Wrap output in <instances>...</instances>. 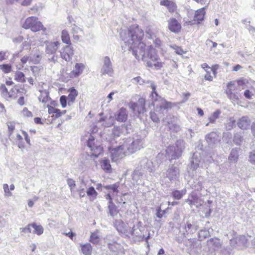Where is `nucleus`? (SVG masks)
I'll list each match as a JSON object with an SVG mask.
<instances>
[{
    "label": "nucleus",
    "instance_id": "nucleus-1",
    "mask_svg": "<svg viewBox=\"0 0 255 255\" xmlns=\"http://www.w3.org/2000/svg\"><path fill=\"white\" fill-rule=\"evenodd\" d=\"M127 35L130 38L131 42L129 49L135 58L139 60L141 56L142 59L145 56V49L147 45L142 41L144 37L143 30L137 24H132L128 27L127 30H123L120 32V37L122 40L127 38Z\"/></svg>",
    "mask_w": 255,
    "mask_h": 255
},
{
    "label": "nucleus",
    "instance_id": "nucleus-2",
    "mask_svg": "<svg viewBox=\"0 0 255 255\" xmlns=\"http://www.w3.org/2000/svg\"><path fill=\"white\" fill-rule=\"evenodd\" d=\"M142 58L140 56V58ZM147 58L146 60V66L149 68L154 67L156 70H159L163 67L164 63L162 62L159 58L157 50L152 45H147L145 49V56L143 59Z\"/></svg>",
    "mask_w": 255,
    "mask_h": 255
},
{
    "label": "nucleus",
    "instance_id": "nucleus-3",
    "mask_svg": "<svg viewBox=\"0 0 255 255\" xmlns=\"http://www.w3.org/2000/svg\"><path fill=\"white\" fill-rule=\"evenodd\" d=\"M22 27L25 29H30L33 32L40 31H45L46 28L39 20L37 17L31 16L27 17L22 24Z\"/></svg>",
    "mask_w": 255,
    "mask_h": 255
},
{
    "label": "nucleus",
    "instance_id": "nucleus-4",
    "mask_svg": "<svg viewBox=\"0 0 255 255\" xmlns=\"http://www.w3.org/2000/svg\"><path fill=\"white\" fill-rule=\"evenodd\" d=\"M114 225L119 233L126 235V236H128L129 235L137 236L138 235V232L135 233V230L134 229V225L131 227V225L128 224L126 225L121 220H116L114 222Z\"/></svg>",
    "mask_w": 255,
    "mask_h": 255
},
{
    "label": "nucleus",
    "instance_id": "nucleus-5",
    "mask_svg": "<svg viewBox=\"0 0 255 255\" xmlns=\"http://www.w3.org/2000/svg\"><path fill=\"white\" fill-rule=\"evenodd\" d=\"M68 92L69 94L67 97L62 95L60 98V103L63 108L66 107L67 104L69 106L72 105L78 95V91L74 87L68 89Z\"/></svg>",
    "mask_w": 255,
    "mask_h": 255
},
{
    "label": "nucleus",
    "instance_id": "nucleus-6",
    "mask_svg": "<svg viewBox=\"0 0 255 255\" xmlns=\"http://www.w3.org/2000/svg\"><path fill=\"white\" fill-rule=\"evenodd\" d=\"M87 145L90 148L91 156L98 157L104 152L103 147L95 141L94 137L92 135L88 140Z\"/></svg>",
    "mask_w": 255,
    "mask_h": 255
},
{
    "label": "nucleus",
    "instance_id": "nucleus-7",
    "mask_svg": "<svg viewBox=\"0 0 255 255\" xmlns=\"http://www.w3.org/2000/svg\"><path fill=\"white\" fill-rule=\"evenodd\" d=\"M145 104V98L140 97L136 103L130 102L129 103V107L133 113L140 115L146 112Z\"/></svg>",
    "mask_w": 255,
    "mask_h": 255
},
{
    "label": "nucleus",
    "instance_id": "nucleus-8",
    "mask_svg": "<svg viewBox=\"0 0 255 255\" xmlns=\"http://www.w3.org/2000/svg\"><path fill=\"white\" fill-rule=\"evenodd\" d=\"M236 81H232L228 82L227 84V88L225 90V93L227 97L231 100L233 101H238L239 100V96L236 91L237 87L235 84Z\"/></svg>",
    "mask_w": 255,
    "mask_h": 255
},
{
    "label": "nucleus",
    "instance_id": "nucleus-9",
    "mask_svg": "<svg viewBox=\"0 0 255 255\" xmlns=\"http://www.w3.org/2000/svg\"><path fill=\"white\" fill-rule=\"evenodd\" d=\"M248 240L244 235H240L230 240L231 246L238 249H241L246 246Z\"/></svg>",
    "mask_w": 255,
    "mask_h": 255
},
{
    "label": "nucleus",
    "instance_id": "nucleus-10",
    "mask_svg": "<svg viewBox=\"0 0 255 255\" xmlns=\"http://www.w3.org/2000/svg\"><path fill=\"white\" fill-rule=\"evenodd\" d=\"M126 156V152L123 146H119L111 150V158L113 162H117Z\"/></svg>",
    "mask_w": 255,
    "mask_h": 255
},
{
    "label": "nucleus",
    "instance_id": "nucleus-11",
    "mask_svg": "<svg viewBox=\"0 0 255 255\" xmlns=\"http://www.w3.org/2000/svg\"><path fill=\"white\" fill-rule=\"evenodd\" d=\"M61 57L67 61H70L74 55V49L71 45L64 46L60 52Z\"/></svg>",
    "mask_w": 255,
    "mask_h": 255
},
{
    "label": "nucleus",
    "instance_id": "nucleus-12",
    "mask_svg": "<svg viewBox=\"0 0 255 255\" xmlns=\"http://www.w3.org/2000/svg\"><path fill=\"white\" fill-rule=\"evenodd\" d=\"M61 43L59 41H49L46 43L45 51L47 54H54L58 50Z\"/></svg>",
    "mask_w": 255,
    "mask_h": 255
},
{
    "label": "nucleus",
    "instance_id": "nucleus-13",
    "mask_svg": "<svg viewBox=\"0 0 255 255\" xmlns=\"http://www.w3.org/2000/svg\"><path fill=\"white\" fill-rule=\"evenodd\" d=\"M219 66L218 64H215L211 67V70L206 69V74L204 75V79L206 81L211 82L214 78L217 77V70Z\"/></svg>",
    "mask_w": 255,
    "mask_h": 255
},
{
    "label": "nucleus",
    "instance_id": "nucleus-14",
    "mask_svg": "<svg viewBox=\"0 0 255 255\" xmlns=\"http://www.w3.org/2000/svg\"><path fill=\"white\" fill-rule=\"evenodd\" d=\"M168 28L170 31L178 33L181 30V25L175 18H170L168 21Z\"/></svg>",
    "mask_w": 255,
    "mask_h": 255
},
{
    "label": "nucleus",
    "instance_id": "nucleus-15",
    "mask_svg": "<svg viewBox=\"0 0 255 255\" xmlns=\"http://www.w3.org/2000/svg\"><path fill=\"white\" fill-rule=\"evenodd\" d=\"M85 67V65L83 63H76L74 69L69 73V77L72 79L79 77L82 74Z\"/></svg>",
    "mask_w": 255,
    "mask_h": 255
},
{
    "label": "nucleus",
    "instance_id": "nucleus-16",
    "mask_svg": "<svg viewBox=\"0 0 255 255\" xmlns=\"http://www.w3.org/2000/svg\"><path fill=\"white\" fill-rule=\"evenodd\" d=\"M207 6L199 8L195 11L193 21L197 24L201 23L204 19Z\"/></svg>",
    "mask_w": 255,
    "mask_h": 255
},
{
    "label": "nucleus",
    "instance_id": "nucleus-17",
    "mask_svg": "<svg viewBox=\"0 0 255 255\" xmlns=\"http://www.w3.org/2000/svg\"><path fill=\"white\" fill-rule=\"evenodd\" d=\"M116 120L120 122H125L128 119V115L126 108L122 107L115 114Z\"/></svg>",
    "mask_w": 255,
    "mask_h": 255
},
{
    "label": "nucleus",
    "instance_id": "nucleus-18",
    "mask_svg": "<svg viewBox=\"0 0 255 255\" xmlns=\"http://www.w3.org/2000/svg\"><path fill=\"white\" fill-rule=\"evenodd\" d=\"M198 225L197 223L193 221H188L184 226V229L187 233L192 234L195 233L198 229Z\"/></svg>",
    "mask_w": 255,
    "mask_h": 255
},
{
    "label": "nucleus",
    "instance_id": "nucleus-19",
    "mask_svg": "<svg viewBox=\"0 0 255 255\" xmlns=\"http://www.w3.org/2000/svg\"><path fill=\"white\" fill-rule=\"evenodd\" d=\"M47 107L48 114L51 115L52 117L54 119L58 118L66 113V110L61 111L60 109L55 108L51 106L48 105Z\"/></svg>",
    "mask_w": 255,
    "mask_h": 255
},
{
    "label": "nucleus",
    "instance_id": "nucleus-20",
    "mask_svg": "<svg viewBox=\"0 0 255 255\" xmlns=\"http://www.w3.org/2000/svg\"><path fill=\"white\" fill-rule=\"evenodd\" d=\"M100 164L101 168L107 173L112 172V168L110 164V160L106 158H104L100 161Z\"/></svg>",
    "mask_w": 255,
    "mask_h": 255
},
{
    "label": "nucleus",
    "instance_id": "nucleus-21",
    "mask_svg": "<svg viewBox=\"0 0 255 255\" xmlns=\"http://www.w3.org/2000/svg\"><path fill=\"white\" fill-rule=\"evenodd\" d=\"M251 121L248 117H243L238 122V127L242 129L248 128L250 126Z\"/></svg>",
    "mask_w": 255,
    "mask_h": 255
},
{
    "label": "nucleus",
    "instance_id": "nucleus-22",
    "mask_svg": "<svg viewBox=\"0 0 255 255\" xmlns=\"http://www.w3.org/2000/svg\"><path fill=\"white\" fill-rule=\"evenodd\" d=\"M86 193L90 201L95 200L98 195V192L93 186H90L87 189Z\"/></svg>",
    "mask_w": 255,
    "mask_h": 255
},
{
    "label": "nucleus",
    "instance_id": "nucleus-23",
    "mask_svg": "<svg viewBox=\"0 0 255 255\" xmlns=\"http://www.w3.org/2000/svg\"><path fill=\"white\" fill-rule=\"evenodd\" d=\"M119 183H116L112 185H106L104 186V188L105 189L111 191V193H112L113 196H114L115 195H117V194L119 193Z\"/></svg>",
    "mask_w": 255,
    "mask_h": 255
},
{
    "label": "nucleus",
    "instance_id": "nucleus-24",
    "mask_svg": "<svg viewBox=\"0 0 255 255\" xmlns=\"http://www.w3.org/2000/svg\"><path fill=\"white\" fill-rule=\"evenodd\" d=\"M19 93H20L19 88L17 85H14L9 91L8 100L16 98Z\"/></svg>",
    "mask_w": 255,
    "mask_h": 255
},
{
    "label": "nucleus",
    "instance_id": "nucleus-25",
    "mask_svg": "<svg viewBox=\"0 0 255 255\" xmlns=\"http://www.w3.org/2000/svg\"><path fill=\"white\" fill-rule=\"evenodd\" d=\"M61 38L62 41L67 44L71 45L70 37L68 31L66 30H63L61 32Z\"/></svg>",
    "mask_w": 255,
    "mask_h": 255
},
{
    "label": "nucleus",
    "instance_id": "nucleus-26",
    "mask_svg": "<svg viewBox=\"0 0 255 255\" xmlns=\"http://www.w3.org/2000/svg\"><path fill=\"white\" fill-rule=\"evenodd\" d=\"M0 94L1 96L5 100H8L9 91L4 84L0 85Z\"/></svg>",
    "mask_w": 255,
    "mask_h": 255
},
{
    "label": "nucleus",
    "instance_id": "nucleus-27",
    "mask_svg": "<svg viewBox=\"0 0 255 255\" xmlns=\"http://www.w3.org/2000/svg\"><path fill=\"white\" fill-rule=\"evenodd\" d=\"M31 227L33 228L32 233L37 235H40L43 233V228L40 225H37L36 223H32L30 224Z\"/></svg>",
    "mask_w": 255,
    "mask_h": 255
},
{
    "label": "nucleus",
    "instance_id": "nucleus-28",
    "mask_svg": "<svg viewBox=\"0 0 255 255\" xmlns=\"http://www.w3.org/2000/svg\"><path fill=\"white\" fill-rule=\"evenodd\" d=\"M14 140L19 148H24L25 147V143L20 134L17 133Z\"/></svg>",
    "mask_w": 255,
    "mask_h": 255
},
{
    "label": "nucleus",
    "instance_id": "nucleus-29",
    "mask_svg": "<svg viewBox=\"0 0 255 255\" xmlns=\"http://www.w3.org/2000/svg\"><path fill=\"white\" fill-rule=\"evenodd\" d=\"M14 80L18 82H25V77L24 74L21 71H16L14 74Z\"/></svg>",
    "mask_w": 255,
    "mask_h": 255
},
{
    "label": "nucleus",
    "instance_id": "nucleus-30",
    "mask_svg": "<svg viewBox=\"0 0 255 255\" xmlns=\"http://www.w3.org/2000/svg\"><path fill=\"white\" fill-rule=\"evenodd\" d=\"M186 193V190L185 189L179 191V190H174L172 192V195L173 197L176 199H180Z\"/></svg>",
    "mask_w": 255,
    "mask_h": 255
},
{
    "label": "nucleus",
    "instance_id": "nucleus-31",
    "mask_svg": "<svg viewBox=\"0 0 255 255\" xmlns=\"http://www.w3.org/2000/svg\"><path fill=\"white\" fill-rule=\"evenodd\" d=\"M82 252L85 255H91L92 253V247L90 244H86L82 246Z\"/></svg>",
    "mask_w": 255,
    "mask_h": 255
},
{
    "label": "nucleus",
    "instance_id": "nucleus-32",
    "mask_svg": "<svg viewBox=\"0 0 255 255\" xmlns=\"http://www.w3.org/2000/svg\"><path fill=\"white\" fill-rule=\"evenodd\" d=\"M0 69L4 73L8 74L12 71V65L10 64L0 65Z\"/></svg>",
    "mask_w": 255,
    "mask_h": 255
},
{
    "label": "nucleus",
    "instance_id": "nucleus-33",
    "mask_svg": "<svg viewBox=\"0 0 255 255\" xmlns=\"http://www.w3.org/2000/svg\"><path fill=\"white\" fill-rule=\"evenodd\" d=\"M228 159L231 162H236L238 159V153L237 150L236 149H233L229 156Z\"/></svg>",
    "mask_w": 255,
    "mask_h": 255
},
{
    "label": "nucleus",
    "instance_id": "nucleus-34",
    "mask_svg": "<svg viewBox=\"0 0 255 255\" xmlns=\"http://www.w3.org/2000/svg\"><path fill=\"white\" fill-rule=\"evenodd\" d=\"M207 243L209 245H213L216 248H219L221 247L220 241L217 238H211L208 241Z\"/></svg>",
    "mask_w": 255,
    "mask_h": 255
},
{
    "label": "nucleus",
    "instance_id": "nucleus-35",
    "mask_svg": "<svg viewBox=\"0 0 255 255\" xmlns=\"http://www.w3.org/2000/svg\"><path fill=\"white\" fill-rule=\"evenodd\" d=\"M200 215L202 217L207 218L210 215L211 209L210 208H200L199 211Z\"/></svg>",
    "mask_w": 255,
    "mask_h": 255
},
{
    "label": "nucleus",
    "instance_id": "nucleus-36",
    "mask_svg": "<svg viewBox=\"0 0 255 255\" xmlns=\"http://www.w3.org/2000/svg\"><path fill=\"white\" fill-rule=\"evenodd\" d=\"M8 128V131L9 136H10L12 134L15 128V123L14 122H9L7 123Z\"/></svg>",
    "mask_w": 255,
    "mask_h": 255
},
{
    "label": "nucleus",
    "instance_id": "nucleus-37",
    "mask_svg": "<svg viewBox=\"0 0 255 255\" xmlns=\"http://www.w3.org/2000/svg\"><path fill=\"white\" fill-rule=\"evenodd\" d=\"M170 47L174 50L176 53L178 55H183L185 54L187 52L186 50H183L181 47L176 45H171Z\"/></svg>",
    "mask_w": 255,
    "mask_h": 255
},
{
    "label": "nucleus",
    "instance_id": "nucleus-38",
    "mask_svg": "<svg viewBox=\"0 0 255 255\" xmlns=\"http://www.w3.org/2000/svg\"><path fill=\"white\" fill-rule=\"evenodd\" d=\"M20 114L21 117L23 118H31L33 116L32 112L29 111L26 108H23L21 111Z\"/></svg>",
    "mask_w": 255,
    "mask_h": 255
},
{
    "label": "nucleus",
    "instance_id": "nucleus-39",
    "mask_svg": "<svg viewBox=\"0 0 255 255\" xmlns=\"http://www.w3.org/2000/svg\"><path fill=\"white\" fill-rule=\"evenodd\" d=\"M209 236V232L206 230H201L198 233V238L199 240H203Z\"/></svg>",
    "mask_w": 255,
    "mask_h": 255
},
{
    "label": "nucleus",
    "instance_id": "nucleus-40",
    "mask_svg": "<svg viewBox=\"0 0 255 255\" xmlns=\"http://www.w3.org/2000/svg\"><path fill=\"white\" fill-rule=\"evenodd\" d=\"M221 112L219 110H217L214 112L209 118V121L210 123H214L216 122V120L219 118Z\"/></svg>",
    "mask_w": 255,
    "mask_h": 255
},
{
    "label": "nucleus",
    "instance_id": "nucleus-41",
    "mask_svg": "<svg viewBox=\"0 0 255 255\" xmlns=\"http://www.w3.org/2000/svg\"><path fill=\"white\" fill-rule=\"evenodd\" d=\"M100 241V238L97 233H92L90 237V242L93 244H98Z\"/></svg>",
    "mask_w": 255,
    "mask_h": 255
},
{
    "label": "nucleus",
    "instance_id": "nucleus-42",
    "mask_svg": "<svg viewBox=\"0 0 255 255\" xmlns=\"http://www.w3.org/2000/svg\"><path fill=\"white\" fill-rule=\"evenodd\" d=\"M167 210L168 208L163 210H161V208H157L156 213V217L159 218H161L167 213Z\"/></svg>",
    "mask_w": 255,
    "mask_h": 255
},
{
    "label": "nucleus",
    "instance_id": "nucleus-43",
    "mask_svg": "<svg viewBox=\"0 0 255 255\" xmlns=\"http://www.w3.org/2000/svg\"><path fill=\"white\" fill-rule=\"evenodd\" d=\"M38 99L40 102L46 103L49 102L50 98L47 94L45 93L44 94H41Z\"/></svg>",
    "mask_w": 255,
    "mask_h": 255
},
{
    "label": "nucleus",
    "instance_id": "nucleus-44",
    "mask_svg": "<svg viewBox=\"0 0 255 255\" xmlns=\"http://www.w3.org/2000/svg\"><path fill=\"white\" fill-rule=\"evenodd\" d=\"M236 82L239 86H244L249 83V81L243 77L237 79Z\"/></svg>",
    "mask_w": 255,
    "mask_h": 255
},
{
    "label": "nucleus",
    "instance_id": "nucleus-45",
    "mask_svg": "<svg viewBox=\"0 0 255 255\" xmlns=\"http://www.w3.org/2000/svg\"><path fill=\"white\" fill-rule=\"evenodd\" d=\"M3 188L4 192V194L6 196L9 197L12 195V193L10 191V189H9V186L7 184H4L3 185Z\"/></svg>",
    "mask_w": 255,
    "mask_h": 255
},
{
    "label": "nucleus",
    "instance_id": "nucleus-46",
    "mask_svg": "<svg viewBox=\"0 0 255 255\" xmlns=\"http://www.w3.org/2000/svg\"><path fill=\"white\" fill-rule=\"evenodd\" d=\"M31 226H30V224L28 225L26 227L24 228H20V232L21 233H23L24 234L29 233L32 232L31 231Z\"/></svg>",
    "mask_w": 255,
    "mask_h": 255
},
{
    "label": "nucleus",
    "instance_id": "nucleus-47",
    "mask_svg": "<svg viewBox=\"0 0 255 255\" xmlns=\"http://www.w3.org/2000/svg\"><path fill=\"white\" fill-rule=\"evenodd\" d=\"M104 66L105 68H109L111 66V62L110 61V59L109 57L106 56L104 59Z\"/></svg>",
    "mask_w": 255,
    "mask_h": 255
},
{
    "label": "nucleus",
    "instance_id": "nucleus-48",
    "mask_svg": "<svg viewBox=\"0 0 255 255\" xmlns=\"http://www.w3.org/2000/svg\"><path fill=\"white\" fill-rule=\"evenodd\" d=\"M106 198L108 201V202L109 203L108 207H113L114 205L112 202L113 197H112V195L110 193H109L106 195Z\"/></svg>",
    "mask_w": 255,
    "mask_h": 255
},
{
    "label": "nucleus",
    "instance_id": "nucleus-49",
    "mask_svg": "<svg viewBox=\"0 0 255 255\" xmlns=\"http://www.w3.org/2000/svg\"><path fill=\"white\" fill-rule=\"evenodd\" d=\"M150 117L154 122H158L159 121L158 117L154 112H151L150 113Z\"/></svg>",
    "mask_w": 255,
    "mask_h": 255
},
{
    "label": "nucleus",
    "instance_id": "nucleus-50",
    "mask_svg": "<svg viewBox=\"0 0 255 255\" xmlns=\"http://www.w3.org/2000/svg\"><path fill=\"white\" fill-rule=\"evenodd\" d=\"M167 7L170 12H173L176 10L177 6L175 3L172 1Z\"/></svg>",
    "mask_w": 255,
    "mask_h": 255
},
{
    "label": "nucleus",
    "instance_id": "nucleus-51",
    "mask_svg": "<svg viewBox=\"0 0 255 255\" xmlns=\"http://www.w3.org/2000/svg\"><path fill=\"white\" fill-rule=\"evenodd\" d=\"M244 95L246 98L248 99H251L253 96V94L249 90L247 89L244 91Z\"/></svg>",
    "mask_w": 255,
    "mask_h": 255
},
{
    "label": "nucleus",
    "instance_id": "nucleus-52",
    "mask_svg": "<svg viewBox=\"0 0 255 255\" xmlns=\"http://www.w3.org/2000/svg\"><path fill=\"white\" fill-rule=\"evenodd\" d=\"M172 107V104L171 102H165L162 106H160L161 109H171Z\"/></svg>",
    "mask_w": 255,
    "mask_h": 255
},
{
    "label": "nucleus",
    "instance_id": "nucleus-53",
    "mask_svg": "<svg viewBox=\"0 0 255 255\" xmlns=\"http://www.w3.org/2000/svg\"><path fill=\"white\" fill-rule=\"evenodd\" d=\"M169 126V128L170 130H172L174 131L177 132L179 129V126L176 124H172L170 125V124L169 122L168 123Z\"/></svg>",
    "mask_w": 255,
    "mask_h": 255
},
{
    "label": "nucleus",
    "instance_id": "nucleus-54",
    "mask_svg": "<svg viewBox=\"0 0 255 255\" xmlns=\"http://www.w3.org/2000/svg\"><path fill=\"white\" fill-rule=\"evenodd\" d=\"M22 134L23 135V136H24V140H25L26 143H27V144L30 145V138H29L27 133L24 130H22Z\"/></svg>",
    "mask_w": 255,
    "mask_h": 255
},
{
    "label": "nucleus",
    "instance_id": "nucleus-55",
    "mask_svg": "<svg viewBox=\"0 0 255 255\" xmlns=\"http://www.w3.org/2000/svg\"><path fill=\"white\" fill-rule=\"evenodd\" d=\"M109 213L111 216L114 217L118 215L119 211L117 208H109Z\"/></svg>",
    "mask_w": 255,
    "mask_h": 255
},
{
    "label": "nucleus",
    "instance_id": "nucleus-56",
    "mask_svg": "<svg viewBox=\"0 0 255 255\" xmlns=\"http://www.w3.org/2000/svg\"><path fill=\"white\" fill-rule=\"evenodd\" d=\"M151 87V88L152 89V92H151V96L153 98V96L154 95H155V96L157 97H158V94L156 91V86L153 84H152L150 86Z\"/></svg>",
    "mask_w": 255,
    "mask_h": 255
},
{
    "label": "nucleus",
    "instance_id": "nucleus-57",
    "mask_svg": "<svg viewBox=\"0 0 255 255\" xmlns=\"http://www.w3.org/2000/svg\"><path fill=\"white\" fill-rule=\"evenodd\" d=\"M67 184H68L69 186L71 188V189L74 188L76 186L75 181H74L72 179H68L67 180Z\"/></svg>",
    "mask_w": 255,
    "mask_h": 255
},
{
    "label": "nucleus",
    "instance_id": "nucleus-58",
    "mask_svg": "<svg viewBox=\"0 0 255 255\" xmlns=\"http://www.w3.org/2000/svg\"><path fill=\"white\" fill-rule=\"evenodd\" d=\"M249 161L253 164H255V152H251L249 156Z\"/></svg>",
    "mask_w": 255,
    "mask_h": 255
},
{
    "label": "nucleus",
    "instance_id": "nucleus-59",
    "mask_svg": "<svg viewBox=\"0 0 255 255\" xmlns=\"http://www.w3.org/2000/svg\"><path fill=\"white\" fill-rule=\"evenodd\" d=\"M156 47H160L161 46L162 42L159 38H156L153 41Z\"/></svg>",
    "mask_w": 255,
    "mask_h": 255
},
{
    "label": "nucleus",
    "instance_id": "nucleus-60",
    "mask_svg": "<svg viewBox=\"0 0 255 255\" xmlns=\"http://www.w3.org/2000/svg\"><path fill=\"white\" fill-rule=\"evenodd\" d=\"M34 123L37 125H43V122L42 121V119L39 117L34 118Z\"/></svg>",
    "mask_w": 255,
    "mask_h": 255
},
{
    "label": "nucleus",
    "instance_id": "nucleus-61",
    "mask_svg": "<svg viewBox=\"0 0 255 255\" xmlns=\"http://www.w3.org/2000/svg\"><path fill=\"white\" fill-rule=\"evenodd\" d=\"M171 2L172 1L169 0H162L160 1V4L167 7L168 6H169V5L171 3Z\"/></svg>",
    "mask_w": 255,
    "mask_h": 255
},
{
    "label": "nucleus",
    "instance_id": "nucleus-62",
    "mask_svg": "<svg viewBox=\"0 0 255 255\" xmlns=\"http://www.w3.org/2000/svg\"><path fill=\"white\" fill-rule=\"evenodd\" d=\"M6 224L5 220L2 217L0 216V228L4 227Z\"/></svg>",
    "mask_w": 255,
    "mask_h": 255
},
{
    "label": "nucleus",
    "instance_id": "nucleus-63",
    "mask_svg": "<svg viewBox=\"0 0 255 255\" xmlns=\"http://www.w3.org/2000/svg\"><path fill=\"white\" fill-rule=\"evenodd\" d=\"M31 2L32 0H23L21 3V5L23 6H28L31 4Z\"/></svg>",
    "mask_w": 255,
    "mask_h": 255
},
{
    "label": "nucleus",
    "instance_id": "nucleus-64",
    "mask_svg": "<svg viewBox=\"0 0 255 255\" xmlns=\"http://www.w3.org/2000/svg\"><path fill=\"white\" fill-rule=\"evenodd\" d=\"M29 58V56H24L21 58V59H20L21 62L22 63V64H25L28 61Z\"/></svg>",
    "mask_w": 255,
    "mask_h": 255
}]
</instances>
